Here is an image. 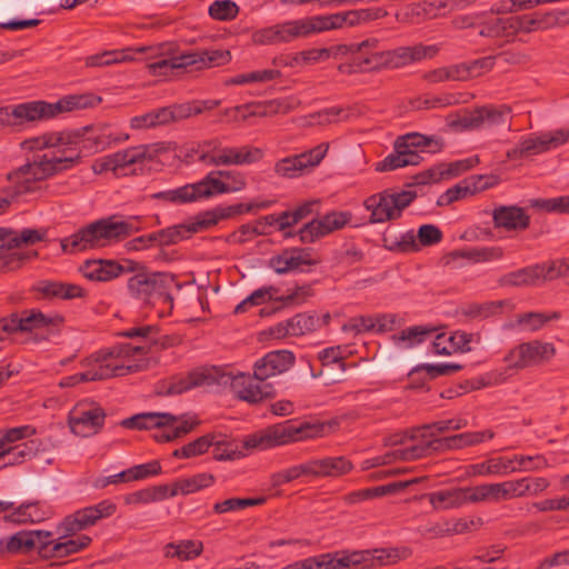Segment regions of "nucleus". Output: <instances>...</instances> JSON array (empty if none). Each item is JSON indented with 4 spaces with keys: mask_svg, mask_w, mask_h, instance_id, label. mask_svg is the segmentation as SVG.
<instances>
[{
    "mask_svg": "<svg viewBox=\"0 0 569 569\" xmlns=\"http://www.w3.org/2000/svg\"><path fill=\"white\" fill-rule=\"evenodd\" d=\"M328 150L329 144L322 142L308 151L282 158L274 163V173L287 179L300 177L306 170L318 166Z\"/></svg>",
    "mask_w": 569,
    "mask_h": 569,
    "instance_id": "obj_16",
    "label": "nucleus"
},
{
    "mask_svg": "<svg viewBox=\"0 0 569 569\" xmlns=\"http://www.w3.org/2000/svg\"><path fill=\"white\" fill-rule=\"evenodd\" d=\"M36 256V251L3 248L0 251V273L17 270L21 268L27 260H30Z\"/></svg>",
    "mask_w": 569,
    "mask_h": 569,
    "instance_id": "obj_55",
    "label": "nucleus"
},
{
    "mask_svg": "<svg viewBox=\"0 0 569 569\" xmlns=\"http://www.w3.org/2000/svg\"><path fill=\"white\" fill-rule=\"evenodd\" d=\"M427 456L428 451L426 441L422 440V442L417 445H412L406 448L393 449L390 452L386 453L383 457L376 458L375 463H372L371 466L385 465L393 461H413Z\"/></svg>",
    "mask_w": 569,
    "mask_h": 569,
    "instance_id": "obj_46",
    "label": "nucleus"
},
{
    "mask_svg": "<svg viewBox=\"0 0 569 569\" xmlns=\"http://www.w3.org/2000/svg\"><path fill=\"white\" fill-rule=\"evenodd\" d=\"M315 263L316 260L312 259L311 251L302 248L284 250L269 260L270 268H272L278 274L301 270L305 267L312 266Z\"/></svg>",
    "mask_w": 569,
    "mask_h": 569,
    "instance_id": "obj_27",
    "label": "nucleus"
},
{
    "mask_svg": "<svg viewBox=\"0 0 569 569\" xmlns=\"http://www.w3.org/2000/svg\"><path fill=\"white\" fill-rule=\"evenodd\" d=\"M468 426V420L463 417H455L423 425L411 430L409 438L411 440L426 439L427 437H437L448 431H457Z\"/></svg>",
    "mask_w": 569,
    "mask_h": 569,
    "instance_id": "obj_34",
    "label": "nucleus"
},
{
    "mask_svg": "<svg viewBox=\"0 0 569 569\" xmlns=\"http://www.w3.org/2000/svg\"><path fill=\"white\" fill-rule=\"evenodd\" d=\"M19 315L21 319L20 332H28L49 326H58L63 322V318L61 316L56 315L53 317H49L39 310H24Z\"/></svg>",
    "mask_w": 569,
    "mask_h": 569,
    "instance_id": "obj_49",
    "label": "nucleus"
},
{
    "mask_svg": "<svg viewBox=\"0 0 569 569\" xmlns=\"http://www.w3.org/2000/svg\"><path fill=\"white\" fill-rule=\"evenodd\" d=\"M140 230L138 219H119L114 216L97 220L61 240L64 252L74 253L102 248Z\"/></svg>",
    "mask_w": 569,
    "mask_h": 569,
    "instance_id": "obj_5",
    "label": "nucleus"
},
{
    "mask_svg": "<svg viewBox=\"0 0 569 569\" xmlns=\"http://www.w3.org/2000/svg\"><path fill=\"white\" fill-rule=\"evenodd\" d=\"M388 12L382 8L357 9L337 12V29L352 28L372 20L386 17Z\"/></svg>",
    "mask_w": 569,
    "mask_h": 569,
    "instance_id": "obj_38",
    "label": "nucleus"
},
{
    "mask_svg": "<svg viewBox=\"0 0 569 569\" xmlns=\"http://www.w3.org/2000/svg\"><path fill=\"white\" fill-rule=\"evenodd\" d=\"M246 187L247 178L244 173L236 170H216L194 183L153 193L152 198L174 204H183L210 199L219 194L239 192Z\"/></svg>",
    "mask_w": 569,
    "mask_h": 569,
    "instance_id": "obj_3",
    "label": "nucleus"
},
{
    "mask_svg": "<svg viewBox=\"0 0 569 569\" xmlns=\"http://www.w3.org/2000/svg\"><path fill=\"white\" fill-rule=\"evenodd\" d=\"M156 154L154 146H137L97 159L92 164V170L97 174L107 171L118 172L127 167L151 161Z\"/></svg>",
    "mask_w": 569,
    "mask_h": 569,
    "instance_id": "obj_15",
    "label": "nucleus"
},
{
    "mask_svg": "<svg viewBox=\"0 0 569 569\" xmlns=\"http://www.w3.org/2000/svg\"><path fill=\"white\" fill-rule=\"evenodd\" d=\"M313 296L311 284H302L288 290L286 295L276 297V301L284 307H298L307 302Z\"/></svg>",
    "mask_w": 569,
    "mask_h": 569,
    "instance_id": "obj_64",
    "label": "nucleus"
},
{
    "mask_svg": "<svg viewBox=\"0 0 569 569\" xmlns=\"http://www.w3.org/2000/svg\"><path fill=\"white\" fill-rule=\"evenodd\" d=\"M203 551V543L200 540L182 539L169 542L163 547L166 558L178 561H191L198 558Z\"/></svg>",
    "mask_w": 569,
    "mask_h": 569,
    "instance_id": "obj_36",
    "label": "nucleus"
},
{
    "mask_svg": "<svg viewBox=\"0 0 569 569\" xmlns=\"http://www.w3.org/2000/svg\"><path fill=\"white\" fill-rule=\"evenodd\" d=\"M398 148H405L408 151H417V148L428 149L430 152H439L443 147V141L438 137H428L421 133L411 132L398 137Z\"/></svg>",
    "mask_w": 569,
    "mask_h": 569,
    "instance_id": "obj_44",
    "label": "nucleus"
},
{
    "mask_svg": "<svg viewBox=\"0 0 569 569\" xmlns=\"http://www.w3.org/2000/svg\"><path fill=\"white\" fill-rule=\"evenodd\" d=\"M218 435L208 433L197 438L196 440L176 449L172 456L178 459H190L206 453L213 445H219Z\"/></svg>",
    "mask_w": 569,
    "mask_h": 569,
    "instance_id": "obj_48",
    "label": "nucleus"
},
{
    "mask_svg": "<svg viewBox=\"0 0 569 569\" xmlns=\"http://www.w3.org/2000/svg\"><path fill=\"white\" fill-rule=\"evenodd\" d=\"M559 317L558 312H525L517 316V325L529 332H536L543 328L547 322Z\"/></svg>",
    "mask_w": 569,
    "mask_h": 569,
    "instance_id": "obj_62",
    "label": "nucleus"
},
{
    "mask_svg": "<svg viewBox=\"0 0 569 569\" xmlns=\"http://www.w3.org/2000/svg\"><path fill=\"white\" fill-rule=\"evenodd\" d=\"M218 367H200L187 373L174 375L160 381L157 386V393L160 396H176L191 389L216 385Z\"/></svg>",
    "mask_w": 569,
    "mask_h": 569,
    "instance_id": "obj_13",
    "label": "nucleus"
},
{
    "mask_svg": "<svg viewBox=\"0 0 569 569\" xmlns=\"http://www.w3.org/2000/svg\"><path fill=\"white\" fill-rule=\"evenodd\" d=\"M104 410L94 403H79L70 412L71 431L80 437H90L99 432L104 422Z\"/></svg>",
    "mask_w": 569,
    "mask_h": 569,
    "instance_id": "obj_21",
    "label": "nucleus"
},
{
    "mask_svg": "<svg viewBox=\"0 0 569 569\" xmlns=\"http://www.w3.org/2000/svg\"><path fill=\"white\" fill-rule=\"evenodd\" d=\"M482 176H473L469 179H465L458 182L456 186L449 188L439 197L437 201L438 206H448L468 196H472L478 191L485 190L487 184L482 183Z\"/></svg>",
    "mask_w": 569,
    "mask_h": 569,
    "instance_id": "obj_35",
    "label": "nucleus"
},
{
    "mask_svg": "<svg viewBox=\"0 0 569 569\" xmlns=\"http://www.w3.org/2000/svg\"><path fill=\"white\" fill-rule=\"evenodd\" d=\"M51 536L50 531L44 530H20L3 538L0 543L2 550L9 555H28L37 549L40 556V546Z\"/></svg>",
    "mask_w": 569,
    "mask_h": 569,
    "instance_id": "obj_26",
    "label": "nucleus"
},
{
    "mask_svg": "<svg viewBox=\"0 0 569 569\" xmlns=\"http://www.w3.org/2000/svg\"><path fill=\"white\" fill-rule=\"evenodd\" d=\"M33 289L48 298L74 299L84 295L83 289L78 284L49 280L37 282Z\"/></svg>",
    "mask_w": 569,
    "mask_h": 569,
    "instance_id": "obj_41",
    "label": "nucleus"
},
{
    "mask_svg": "<svg viewBox=\"0 0 569 569\" xmlns=\"http://www.w3.org/2000/svg\"><path fill=\"white\" fill-rule=\"evenodd\" d=\"M508 106L500 107H482L459 120V124L465 129H475L487 123L489 126L501 124L507 121L510 116Z\"/></svg>",
    "mask_w": 569,
    "mask_h": 569,
    "instance_id": "obj_28",
    "label": "nucleus"
},
{
    "mask_svg": "<svg viewBox=\"0 0 569 569\" xmlns=\"http://www.w3.org/2000/svg\"><path fill=\"white\" fill-rule=\"evenodd\" d=\"M132 49L108 50L100 53L88 56L84 64L88 68H102L111 64L133 61Z\"/></svg>",
    "mask_w": 569,
    "mask_h": 569,
    "instance_id": "obj_45",
    "label": "nucleus"
},
{
    "mask_svg": "<svg viewBox=\"0 0 569 569\" xmlns=\"http://www.w3.org/2000/svg\"><path fill=\"white\" fill-rule=\"evenodd\" d=\"M447 7L445 0L422 1L407 6L401 13V21L419 23L428 19H435Z\"/></svg>",
    "mask_w": 569,
    "mask_h": 569,
    "instance_id": "obj_33",
    "label": "nucleus"
},
{
    "mask_svg": "<svg viewBox=\"0 0 569 569\" xmlns=\"http://www.w3.org/2000/svg\"><path fill=\"white\" fill-rule=\"evenodd\" d=\"M491 16L486 17V14H481L483 18L478 27L480 28L479 34L488 38H510L513 37L512 33V22L511 17L508 18H499L495 17V13H499V10L491 9Z\"/></svg>",
    "mask_w": 569,
    "mask_h": 569,
    "instance_id": "obj_40",
    "label": "nucleus"
},
{
    "mask_svg": "<svg viewBox=\"0 0 569 569\" xmlns=\"http://www.w3.org/2000/svg\"><path fill=\"white\" fill-rule=\"evenodd\" d=\"M517 472V466L508 457H492L467 467L470 477L507 476Z\"/></svg>",
    "mask_w": 569,
    "mask_h": 569,
    "instance_id": "obj_30",
    "label": "nucleus"
},
{
    "mask_svg": "<svg viewBox=\"0 0 569 569\" xmlns=\"http://www.w3.org/2000/svg\"><path fill=\"white\" fill-rule=\"evenodd\" d=\"M328 423L303 421L299 425L291 420L268 426L258 430L243 440L247 449L268 450L309 439L321 438L326 435Z\"/></svg>",
    "mask_w": 569,
    "mask_h": 569,
    "instance_id": "obj_8",
    "label": "nucleus"
},
{
    "mask_svg": "<svg viewBox=\"0 0 569 569\" xmlns=\"http://www.w3.org/2000/svg\"><path fill=\"white\" fill-rule=\"evenodd\" d=\"M300 101L295 97H286L281 99L268 100L259 103H251L246 106H237L224 111L226 116L238 119V114L241 113V119L248 117H272L277 114H287L293 111Z\"/></svg>",
    "mask_w": 569,
    "mask_h": 569,
    "instance_id": "obj_20",
    "label": "nucleus"
},
{
    "mask_svg": "<svg viewBox=\"0 0 569 569\" xmlns=\"http://www.w3.org/2000/svg\"><path fill=\"white\" fill-rule=\"evenodd\" d=\"M319 478H340L353 469V463L345 456L317 458Z\"/></svg>",
    "mask_w": 569,
    "mask_h": 569,
    "instance_id": "obj_43",
    "label": "nucleus"
},
{
    "mask_svg": "<svg viewBox=\"0 0 569 569\" xmlns=\"http://www.w3.org/2000/svg\"><path fill=\"white\" fill-rule=\"evenodd\" d=\"M148 72L153 77H170L188 69L186 53L176 52L161 60L148 62Z\"/></svg>",
    "mask_w": 569,
    "mask_h": 569,
    "instance_id": "obj_42",
    "label": "nucleus"
},
{
    "mask_svg": "<svg viewBox=\"0 0 569 569\" xmlns=\"http://www.w3.org/2000/svg\"><path fill=\"white\" fill-rule=\"evenodd\" d=\"M274 28L278 43H288L298 38L307 37L303 19L277 23Z\"/></svg>",
    "mask_w": 569,
    "mask_h": 569,
    "instance_id": "obj_59",
    "label": "nucleus"
},
{
    "mask_svg": "<svg viewBox=\"0 0 569 569\" xmlns=\"http://www.w3.org/2000/svg\"><path fill=\"white\" fill-rule=\"evenodd\" d=\"M266 500L267 499L264 497H256V498L233 497V498L226 499L223 501L216 502L212 506V511L216 515H223L227 512L243 510L249 507L261 506L266 502Z\"/></svg>",
    "mask_w": 569,
    "mask_h": 569,
    "instance_id": "obj_56",
    "label": "nucleus"
},
{
    "mask_svg": "<svg viewBox=\"0 0 569 569\" xmlns=\"http://www.w3.org/2000/svg\"><path fill=\"white\" fill-rule=\"evenodd\" d=\"M101 97L86 92L63 96L56 102L43 100L22 102L16 106L0 107V130L14 128L27 122L49 120L62 113L93 108L101 102Z\"/></svg>",
    "mask_w": 569,
    "mask_h": 569,
    "instance_id": "obj_2",
    "label": "nucleus"
},
{
    "mask_svg": "<svg viewBox=\"0 0 569 569\" xmlns=\"http://www.w3.org/2000/svg\"><path fill=\"white\" fill-rule=\"evenodd\" d=\"M21 168L39 183L57 173L62 172L49 154H43L30 162L21 166Z\"/></svg>",
    "mask_w": 569,
    "mask_h": 569,
    "instance_id": "obj_47",
    "label": "nucleus"
},
{
    "mask_svg": "<svg viewBox=\"0 0 569 569\" xmlns=\"http://www.w3.org/2000/svg\"><path fill=\"white\" fill-rule=\"evenodd\" d=\"M61 533L62 536L54 540L51 539V537L47 538L43 545L40 546V557L42 559H61L68 557L83 550L91 542V538L86 535L73 537L74 535Z\"/></svg>",
    "mask_w": 569,
    "mask_h": 569,
    "instance_id": "obj_25",
    "label": "nucleus"
},
{
    "mask_svg": "<svg viewBox=\"0 0 569 569\" xmlns=\"http://www.w3.org/2000/svg\"><path fill=\"white\" fill-rule=\"evenodd\" d=\"M556 347L553 343L533 339L520 342L510 348L503 357L506 366L495 369L486 375V385H501L520 371L530 368L541 367L550 362L556 356Z\"/></svg>",
    "mask_w": 569,
    "mask_h": 569,
    "instance_id": "obj_6",
    "label": "nucleus"
},
{
    "mask_svg": "<svg viewBox=\"0 0 569 569\" xmlns=\"http://www.w3.org/2000/svg\"><path fill=\"white\" fill-rule=\"evenodd\" d=\"M422 157L418 151H408L405 148H398L395 141L393 152L388 154L382 161L377 163V171H391L407 166H418Z\"/></svg>",
    "mask_w": 569,
    "mask_h": 569,
    "instance_id": "obj_39",
    "label": "nucleus"
},
{
    "mask_svg": "<svg viewBox=\"0 0 569 569\" xmlns=\"http://www.w3.org/2000/svg\"><path fill=\"white\" fill-rule=\"evenodd\" d=\"M350 211H331L318 219H312L299 230V238L303 243H312L316 240L341 230L351 222Z\"/></svg>",
    "mask_w": 569,
    "mask_h": 569,
    "instance_id": "obj_19",
    "label": "nucleus"
},
{
    "mask_svg": "<svg viewBox=\"0 0 569 569\" xmlns=\"http://www.w3.org/2000/svg\"><path fill=\"white\" fill-rule=\"evenodd\" d=\"M223 143L219 138L204 140L193 147L190 151L198 156V161L206 166L218 167Z\"/></svg>",
    "mask_w": 569,
    "mask_h": 569,
    "instance_id": "obj_52",
    "label": "nucleus"
},
{
    "mask_svg": "<svg viewBox=\"0 0 569 569\" xmlns=\"http://www.w3.org/2000/svg\"><path fill=\"white\" fill-rule=\"evenodd\" d=\"M218 224L217 214L214 210H207L197 214L191 221L174 224L161 230H158L160 238V246H172L178 242L190 238L193 233L207 230Z\"/></svg>",
    "mask_w": 569,
    "mask_h": 569,
    "instance_id": "obj_18",
    "label": "nucleus"
},
{
    "mask_svg": "<svg viewBox=\"0 0 569 569\" xmlns=\"http://www.w3.org/2000/svg\"><path fill=\"white\" fill-rule=\"evenodd\" d=\"M1 450L3 453L0 459L3 460L2 466L20 465L30 460L36 455V448L33 441L22 442L16 446L3 447L0 442Z\"/></svg>",
    "mask_w": 569,
    "mask_h": 569,
    "instance_id": "obj_51",
    "label": "nucleus"
},
{
    "mask_svg": "<svg viewBox=\"0 0 569 569\" xmlns=\"http://www.w3.org/2000/svg\"><path fill=\"white\" fill-rule=\"evenodd\" d=\"M287 326L292 337H300L317 330L319 319L313 315L301 312L287 319Z\"/></svg>",
    "mask_w": 569,
    "mask_h": 569,
    "instance_id": "obj_61",
    "label": "nucleus"
},
{
    "mask_svg": "<svg viewBox=\"0 0 569 569\" xmlns=\"http://www.w3.org/2000/svg\"><path fill=\"white\" fill-rule=\"evenodd\" d=\"M263 150L253 146L222 147L218 167L246 166L260 161L263 158Z\"/></svg>",
    "mask_w": 569,
    "mask_h": 569,
    "instance_id": "obj_29",
    "label": "nucleus"
},
{
    "mask_svg": "<svg viewBox=\"0 0 569 569\" xmlns=\"http://www.w3.org/2000/svg\"><path fill=\"white\" fill-rule=\"evenodd\" d=\"M169 112L167 108H159L148 113L136 116L130 120V126L134 130L150 129L158 126L168 124Z\"/></svg>",
    "mask_w": 569,
    "mask_h": 569,
    "instance_id": "obj_57",
    "label": "nucleus"
},
{
    "mask_svg": "<svg viewBox=\"0 0 569 569\" xmlns=\"http://www.w3.org/2000/svg\"><path fill=\"white\" fill-rule=\"evenodd\" d=\"M499 482L466 487L468 503H498L502 501Z\"/></svg>",
    "mask_w": 569,
    "mask_h": 569,
    "instance_id": "obj_50",
    "label": "nucleus"
},
{
    "mask_svg": "<svg viewBox=\"0 0 569 569\" xmlns=\"http://www.w3.org/2000/svg\"><path fill=\"white\" fill-rule=\"evenodd\" d=\"M435 330L430 326H413L403 329L393 338L396 341L405 342L407 348H412L422 343Z\"/></svg>",
    "mask_w": 569,
    "mask_h": 569,
    "instance_id": "obj_63",
    "label": "nucleus"
},
{
    "mask_svg": "<svg viewBox=\"0 0 569 569\" xmlns=\"http://www.w3.org/2000/svg\"><path fill=\"white\" fill-rule=\"evenodd\" d=\"M569 141V129H558L521 139L507 151L509 160H520L556 149Z\"/></svg>",
    "mask_w": 569,
    "mask_h": 569,
    "instance_id": "obj_14",
    "label": "nucleus"
},
{
    "mask_svg": "<svg viewBox=\"0 0 569 569\" xmlns=\"http://www.w3.org/2000/svg\"><path fill=\"white\" fill-rule=\"evenodd\" d=\"M188 68L196 70L209 69L227 64L230 59V52L227 50H192L184 52Z\"/></svg>",
    "mask_w": 569,
    "mask_h": 569,
    "instance_id": "obj_32",
    "label": "nucleus"
},
{
    "mask_svg": "<svg viewBox=\"0 0 569 569\" xmlns=\"http://www.w3.org/2000/svg\"><path fill=\"white\" fill-rule=\"evenodd\" d=\"M216 385H230L236 397L251 405L273 398L274 389L270 383H261L258 379L242 372L234 373L227 367H218Z\"/></svg>",
    "mask_w": 569,
    "mask_h": 569,
    "instance_id": "obj_11",
    "label": "nucleus"
},
{
    "mask_svg": "<svg viewBox=\"0 0 569 569\" xmlns=\"http://www.w3.org/2000/svg\"><path fill=\"white\" fill-rule=\"evenodd\" d=\"M8 180L13 183V186L9 187V193L16 198L40 190V183L29 177L21 167L8 173Z\"/></svg>",
    "mask_w": 569,
    "mask_h": 569,
    "instance_id": "obj_54",
    "label": "nucleus"
},
{
    "mask_svg": "<svg viewBox=\"0 0 569 569\" xmlns=\"http://www.w3.org/2000/svg\"><path fill=\"white\" fill-rule=\"evenodd\" d=\"M318 360L321 363L319 370H315L308 360L310 376L312 379L322 378L326 386H331L342 381L346 371L342 351L340 347H329L318 353Z\"/></svg>",
    "mask_w": 569,
    "mask_h": 569,
    "instance_id": "obj_22",
    "label": "nucleus"
},
{
    "mask_svg": "<svg viewBox=\"0 0 569 569\" xmlns=\"http://www.w3.org/2000/svg\"><path fill=\"white\" fill-rule=\"evenodd\" d=\"M416 198L411 191L382 192L368 197L363 206L370 211L371 223H383L401 217L402 210L407 208Z\"/></svg>",
    "mask_w": 569,
    "mask_h": 569,
    "instance_id": "obj_12",
    "label": "nucleus"
},
{
    "mask_svg": "<svg viewBox=\"0 0 569 569\" xmlns=\"http://www.w3.org/2000/svg\"><path fill=\"white\" fill-rule=\"evenodd\" d=\"M492 217L496 227L507 230H525L530 223L526 211L515 206H501L495 209Z\"/></svg>",
    "mask_w": 569,
    "mask_h": 569,
    "instance_id": "obj_31",
    "label": "nucleus"
},
{
    "mask_svg": "<svg viewBox=\"0 0 569 569\" xmlns=\"http://www.w3.org/2000/svg\"><path fill=\"white\" fill-rule=\"evenodd\" d=\"M148 348L147 345L123 343L114 346L108 351H99L84 360L83 365L87 367L83 371L84 379L88 382L101 381L140 371L147 367V363L131 362L130 358L134 352H146Z\"/></svg>",
    "mask_w": 569,
    "mask_h": 569,
    "instance_id": "obj_7",
    "label": "nucleus"
},
{
    "mask_svg": "<svg viewBox=\"0 0 569 569\" xmlns=\"http://www.w3.org/2000/svg\"><path fill=\"white\" fill-rule=\"evenodd\" d=\"M103 128L100 132H79L61 131L52 132V154L50 158L56 162L61 171L71 169L79 163L82 157L99 152L110 147L114 142L124 141L128 136L114 137Z\"/></svg>",
    "mask_w": 569,
    "mask_h": 569,
    "instance_id": "obj_4",
    "label": "nucleus"
},
{
    "mask_svg": "<svg viewBox=\"0 0 569 569\" xmlns=\"http://www.w3.org/2000/svg\"><path fill=\"white\" fill-rule=\"evenodd\" d=\"M200 421L196 416L169 412H142L124 419L121 425L130 429H159L153 438L159 442H170L190 433Z\"/></svg>",
    "mask_w": 569,
    "mask_h": 569,
    "instance_id": "obj_9",
    "label": "nucleus"
},
{
    "mask_svg": "<svg viewBox=\"0 0 569 569\" xmlns=\"http://www.w3.org/2000/svg\"><path fill=\"white\" fill-rule=\"evenodd\" d=\"M278 293V289L273 286L262 287L254 290L250 296L243 299L234 308V313H243L253 306H261L270 300L276 301L274 295Z\"/></svg>",
    "mask_w": 569,
    "mask_h": 569,
    "instance_id": "obj_60",
    "label": "nucleus"
},
{
    "mask_svg": "<svg viewBox=\"0 0 569 569\" xmlns=\"http://www.w3.org/2000/svg\"><path fill=\"white\" fill-rule=\"evenodd\" d=\"M178 287L174 277L167 272H138L129 278L131 297L147 305L173 306L172 288Z\"/></svg>",
    "mask_w": 569,
    "mask_h": 569,
    "instance_id": "obj_10",
    "label": "nucleus"
},
{
    "mask_svg": "<svg viewBox=\"0 0 569 569\" xmlns=\"http://www.w3.org/2000/svg\"><path fill=\"white\" fill-rule=\"evenodd\" d=\"M539 272L538 268L533 266H529L526 268L518 269L512 272H508L501 276L498 280V283L501 287H527L533 286L538 282L537 273Z\"/></svg>",
    "mask_w": 569,
    "mask_h": 569,
    "instance_id": "obj_53",
    "label": "nucleus"
},
{
    "mask_svg": "<svg viewBox=\"0 0 569 569\" xmlns=\"http://www.w3.org/2000/svg\"><path fill=\"white\" fill-rule=\"evenodd\" d=\"M427 498L436 510L460 508L468 503L466 487L433 491Z\"/></svg>",
    "mask_w": 569,
    "mask_h": 569,
    "instance_id": "obj_37",
    "label": "nucleus"
},
{
    "mask_svg": "<svg viewBox=\"0 0 569 569\" xmlns=\"http://www.w3.org/2000/svg\"><path fill=\"white\" fill-rule=\"evenodd\" d=\"M140 264L133 260H126L119 263L114 260H89L82 267V274L94 281H110L120 277L122 273L138 271Z\"/></svg>",
    "mask_w": 569,
    "mask_h": 569,
    "instance_id": "obj_23",
    "label": "nucleus"
},
{
    "mask_svg": "<svg viewBox=\"0 0 569 569\" xmlns=\"http://www.w3.org/2000/svg\"><path fill=\"white\" fill-rule=\"evenodd\" d=\"M495 437V432L491 429L482 431L462 432L450 436L451 449L459 450L467 447H472L490 440Z\"/></svg>",
    "mask_w": 569,
    "mask_h": 569,
    "instance_id": "obj_58",
    "label": "nucleus"
},
{
    "mask_svg": "<svg viewBox=\"0 0 569 569\" xmlns=\"http://www.w3.org/2000/svg\"><path fill=\"white\" fill-rule=\"evenodd\" d=\"M295 362L296 356L290 350L270 351L254 362V378L263 382L269 378L289 371Z\"/></svg>",
    "mask_w": 569,
    "mask_h": 569,
    "instance_id": "obj_24",
    "label": "nucleus"
},
{
    "mask_svg": "<svg viewBox=\"0 0 569 569\" xmlns=\"http://www.w3.org/2000/svg\"><path fill=\"white\" fill-rule=\"evenodd\" d=\"M116 509L117 506L111 500L100 501L94 506L86 507L66 517L58 526V530L67 535H76L78 531L96 525L99 520L112 516Z\"/></svg>",
    "mask_w": 569,
    "mask_h": 569,
    "instance_id": "obj_17",
    "label": "nucleus"
},
{
    "mask_svg": "<svg viewBox=\"0 0 569 569\" xmlns=\"http://www.w3.org/2000/svg\"><path fill=\"white\" fill-rule=\"evenodd\" d=\"M436 46L416 44L412 47H399L393 50H383L380 40L368 38L355 44L352 60L340 63L338 71L343 74L358 72H375L382 69H397L427 58H433L438 53Z\"/></svg>",
    "mask_w": 569,
    "mask_h": 569,
    "instance_id": "obj_1",
    "label": "nucleus"
}]
</instances>
